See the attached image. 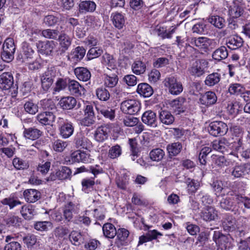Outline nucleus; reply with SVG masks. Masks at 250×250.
I'll list each match as a JSON object with an SVG mask.
<instances>
[{
	"label": "nucleus",
	"instance_id": "obj_1",
	"mask_svg": "<svg viewBox=\"0 0 250 250\" xmlns=\"http://www.w3.org/2000/svg\"><path fill=\"white\" fill-rule=\"evenodd\" d=\"M60 136L63 139L69 138L73 133L74 127L72 123L63 118H58L57 122Z\"/></svg>",
	"mask_w": 250,
	"mask_h": 250
},
{
	"label": "nucleus",
	"instance_id": "obj_2",
	"mask_svg": "<svg viewBox=\"0 0 250 250\" xmlns=\"http://www.w3.org/2000/svg\"><path fill=\"white\" fill-rule=\"evenodd\" d=\"M243 149V141L241 137H237L231 142H229L228 150V160H232L231 163L236 162L237 160H241L239 159L238 152Z\"/></svg>",
	"mask_w": 250,
	"mask_h": 250
},
{
	"label": "nucleus",
	"instance_id": "obj_3",
	"mask_svg": "<svg viewBox=\"0 0 250 250\" xmlns=\"http://www.w3.org/2000/svg\"><path fill=\"white\" fill-rule=\"evenodd\" d=\"M120 108L125 114L136 115L141 110V104L137 100L128 99L121 103Z\"/></svg>",
	"mask_w": 250,
	"mask_h": 250
},
{
	"label": "nucleus",
	"instance_id": "obj_4",
	"mask_svg": "<svg viewBox=\"0 0 250 250\" xmlns=\"http://www.w3.org/2000/svg\"><path fill=\"white\" fill-rule=\"evenodd\" d=\"M222 227L225 231L228 232L236 231L240 237L245 235V231L237 227L236 221L232 215L227 214L222 221Z\"/></svg>",
	"mask_w": 250,
	"mask_h": 250
},
{
	"label": "nucleus",
	"instance_id": "obj_5",
	"mask_svg": "<svg viewBox=\"0 0 250 250\" xmlns=\"http://www.w3.org/2000/svg\"><path fill=\"white\" fill-rule=\"evenodd\" d=\"M16 47L14 41L11 38L7 39L2 46V51L1 53V58L5 62H11L14 59V54Z\"/></svg>",
	"mask_w": 250,
	"mask_h": 250
},
{
	"label": "nucleus",
	"instance_id": "obj_6",
	"mask_svg": "<svg viewBox=\"0 0 250 250\" xmlns=\"http://www.w3.org/2000/svg\"><path fill=\"white\" fill-rule=\"evenodd\" d=\"M83 118L80 120L82 125L90 126L95 123L96 117L94 107L91 104L85 105L83 108Z\"/></svg>",
	"mask_w": 250,
	"mask_h": 250
},
{
	"label": "nucleus",
	"instance_id": "obj_7",
	"mask_svg": "<svg viewBox=\"0 0 250 250\" xmlns=\"http://www.w3.org/2000/svg\"><path fill=\"white\" fill-rule=\"evenodd\" d=\"M228 130L226 124L221 121L211 122L208 127V131L210 135L214 136H223Z\"/></svg>",
	"mask_w": 250,
	"mask_h": 250
},
{
	"label": "nucleus",
	"instance_id": "obj_8",
	"mask_svg": "<svg viewBox=\"0 0 250 250\" xmlns=\"http://www.w3.org/2000/svg\"><path fill=\"white\" fill-rule=\"evenodd\" d=\"M213 240L218 247L217 250H229V237L219 230L213 232Z\"/></svg>",
	"mask_w": 250,
	"mask_h": 250
},
{
	"label": "nucleus",
	"instance_id": "obj_9",
	"mask_svg": "<svg viewBox=\"0 0 250 250\" xmlns=\"http://www.w3.org/2000/svg\"><path fill=\"white\" fill-rule=\"evenodd\" d=\"M112 124H104L99 126L95 131L94 137L95 140L99 142H102L106 140L112 129Z\"/></svg>",
	"mask_w": 250,
	"mask_h": 250
},
{
	"label": "nucleus",
	"instance_id": "obj_10",
	"mask_svg": "<svg viewBox=\"0 0 250 250\" xmlns=\"http://www.w3.org/2000/svg\"><path fill=\"white\" fill-rule=\"evenodd\" d=\"M22 51L20 55L18 56L21 62L25 63H28V61L34 58L35 51L32 46L29 43L25 42L22 43Z\"/></svg>",
	"mask_w": 250,
	"mask_h": 250
},
{
	"label": "nucleus",
	"instance_id": "obj_11",
	"mask_svg": "<svg viewBox=\"0 0 250 250\" xmlns=\"http://www.w3.org/2000/svg\"><path fill=\"white\" fill-rule=\"evenodd\" d=\"M166 80V86L168 87L171 94L177 95L182 92L183 87L181 83L178 81L174 77H169Z\"/></svg>",
	"mask_w": 250,
	"mask_h": 250
},
{
	"label": "nucleus",
	"instance_id": "obj_12",
	"mask_svg": "<svg viewBox=\"0 0 250 250\" xmlns=\"http://www.w3.org/2000/svg\"><path fill=\"white\" fill-rule=\"evenodd\" d=\"M217 100V97L215 92L208 91L204 93L200 94L199 103L208 107L216 103Z\"/></svg>",
	"mask_w": 250,
	"mask_h": 250
},
{
	"label": "nucleus",
	"instance_id": "obj_13",
	"mask_svg": "<svg viewBox=\"0 0 250 250\" xmlns=\"http://www.w3.org/2000/svg\"><path fill=\"white\" fill-rule=\"evenodd\" d=\"M212 42V40L204 37L191 38L189 40V43L192 45H195L199 49H203L204 51H206L208 49Z\"/></svg>",
	"mask_w": 250,
	"mask_h": 250
},
{
	"label": "nucleus",
	"instance_id": "obj_14",
	"mask_svg": "<svg viewBox=\"0 0 250 250\" xmlns=\"http://www.w3.org/2000/svg\"><path fill=\"white\" fill-rule=\"evenodd\" d=\"M244 12V9L241 1L234 0L229 10L230 17L233 19H237L240 17Z\"/></svg>",
	"mask_w": 250,
	"mask_h": 250
},
{
	"label": "nucleus",
	"instance_id": "obj_15",
	"mask_svg": "<svg viewBox=\"0 0 250 250\" xmlns=\"http://www.w3.org/2000/svg\"><path fill=\"white\" fill-rule=\"evenodd\" d=\"M219 206L227 211H234L238 209V204L236 200V195L232 198H223L220 202Z\"/></svg>",
	"mask_w": 250,
	"mask_h": 250
},
{
	"label": "nucleus",
	"instance_id": "obj_16",
	"mask_svg": "<svg viewBox=\"0 0 250 250\" xmlns=\"http://www.w3.org/2000/svg\"><path fill=\"white\" fill-rule=\"evenodd\" d=\"M68 88L70 93L75 96L80 97L84 94V87L75 80L68 79Z\"/></svg>",
	"mask_w": 250,
	"mask_h": 250
},
{
	"label": "nucleus",
	"instance_id": "obj_17",
	"mask_svg": "<svg viewBox=\"0 0 250 250\" xmlns=\"http://www.w3.org/2000/svg\"><path fill=\"white\" fill-rule=\"evenodd\" d=\"M206 62L204 60L196 61L189 69L190 74L195 77H200L205 72Z\"/></svg>",
	"mask_w": 250,
	"mask_h": 250
},
{
	"label": "nucleus",
	"instance_id": "obj_18",
	"mask_svg": "<svg viewBox=\"0 0 250 250\" xmlns=\"http://www.w3.org/2000/svg\"><path fill=\"white\" fill-rule=\"evenodd\" d=\"M55 114L49 112H42L37 116L36 119L42 125H52L56 119Z\"/></svg>",
	"mask_w": 250,
	"mask_h": 250
},
{
	"label": "nucleus",
	"instance_id": "obj_19",
	"mask_svg": "<svg viewBox=\"0 0 250 250\" xmlns=\"http://www.w3.org/2000/svg\"><path fill=\"white\" fill-rule=\"evenodd\" d=\"M86 50L82 46H77L73 49L67 56V59L70 62L77 63L80 62L85 55Z\"/></svg>",
	"mask_w": 250,
	"mask_h": 250
},
{
	"label": "nucleus",
	"instance_id": "obj_20",
	"mask_svg": "<svg viewBox=\"0 0 250 250\" xmlns=\"http://www.w3.org/2000/svg\"><path fill=\"white\" fill-rule=\"evenodd\" d=\"M14 79L10 72H4L0 75V88L8 90L13 85Z\"/></svg>",
	"mask_w": 250,
	"mask_h": 250
},
{
	"label": "nucleus",
	"instance_id": "obj_21",
	"mask_svg": "<svg viewBox=\"0 0 250 250\" xmlns=\"http://www.w3.org/2000/svg\"><path fill=\"white\" fill-rule=\"evenodd\" d=\"M185 99L183 97H178V98L168 103L170 109L176 114H180L185 111V108L184 106V104L185 102Z\"/></svg>",
	"mask_w": 250,
	"mask_h": 250
},
{
	"label": "nucleus",
	"instance_id": "obj_22",
	"mask_svg": "<svg viewBox=\"0 0 250 250\" xmlns=\"http://www.w3.org/2000/svg\"><path fill=\"white\" fill-rule=\"evenodd\" d=\"M212 188L215 191V194L219 196L221 193L222 196L227 195L228 196H233L235 193L234 191L230 190L227 188L223 187V183L220 181H215L212 184Z\"/></svg>",
	"mask_w": 250,
	"mask_h": 250
},
{
	"label": "nucleus",
	"instance_id": "obj_23",
	"mask_svg": "<svg viewBox=\"0 0 250 250\" xmlns=\"http://www.w3.org/2000/svg\"><path fill=\"white\" fill-rule=\"evenodd\" d=\"M74 141L76 147L78 148L88 149L91 146L90 141L81 132L76 135Z\"/></svg>",
	"mask_w": 250,
	"mask_h": 250
},
{
	"label": "nucleus",
	"instance_id": "obj_24",
	"mask_svg": "<svg viewBox=\"0 0 250 250\" xmlns=\"http://www.w3.org/2000/svg\"><path fill=\"white\" fill-rule=\"evenodd\" d=\"M129 234V231L124 228L119 229L117 230V239L115 243L119 248L128 245V241L127 238Z\"/></svg>",
	"mask_w": 250,
	"mask_h": 250
},
{
	"label": "nucleus",
	"instance_id": "obj_25",
	"mask_svg": "<svg viewBox=\"0 0 250 250\" xmlns=\"http://www.w3.org/2000/svg\"><path fill=\"white\" fill-rule=\"evenodd\" d=\"M142 121L149 126L155 127L157 126L156 113L151 110L146 111L143 113Z\"/></svg>",
	"mask_w": 250,
	"mask_h": 250
},
{
	"label": "nucleus",
	"instance_id": "obj_26",
	"mask_svg": "<svg viewBox=\"0 0 250 250\" xmlns=\"http://www.w3.org/2000/svg\"><path fill=\"white\" fill-rule=\"evenodd\" d=\"M217 217V211L213 207L211 206H206L201 212V217L206 221L214 220Z\"/></svg>",
	"mask_w": 250,
	"mask_h": 250
},
{
	"label": "nucleus",
	"instance_id": "obj_27",
	"mask_svg": "<svg viewBox=\"0 0 250 250\" xmlns=\"http://www.w3.org/2000/svg\"><path fill=\"white\" fill-rule=\"evenodd\" d=\"M23 195L26 202L33 203L41 198V194L36 189H27L24 191Z\"/></svg>",
	"mask_w": 250,
	"mask_h": 250
},
{
	"label": "nucleus",
	"instance_id": "obj_28",
	"mask_svg": "<svg viewBox=\"0 0 250 250\" xmlns=\"http://www.w3.org/2000/svg\"><path fill=\"white\" fill-rule=\"evenodd\" d=\"M23 134L25 138L35 140L42 135V132L35 126H33L24 128Z\"/></svg>",
	"mask_w": 250,
	"mask_h": 250
},
{
	"label": "nucleus",
	"instance_id": "obj_29",
	"mask_svg": "<svg viewBox=\"0 0 250 250\" xmlns=\"http://www.w3.org/2000/svg\"><path fill=\"white\" fill-rule=\"evenodd\" d=\"M74 74L80 81L87 82L90 79L91 74L90 71L83 67H78L74 69Z\"/></svg>",
	"mask_w": 250,
	"mask_h": 250
},
{
	"label": "nucleus",
	"instance_id": "obj_30",
	"mask_svg": "<svg viewBox=\"0 0 250 250\" xmlns=\"http://www.w3.org/2000/svg\"><path fill=\"white\" fill-rule=\"evenodd\" d=\"M249 170L246 164L236 165L232 168L231 175L235 178H243L248 173Z\"/></svg>",
	"mask_w": 250,
	"mask_h": 250
},
{
	"label": "nucleus",
	"instance_id": "obj_31",
	"mask_svg": "<svg viewBox=\"0 0 250 250\" xmlns=\"http://www.w3.org/2000/svg\"><path fill=\"white\" fill-rule=\"evenodd\" d=\"M36 46L39 53L42 54L49 55L53 49V42H43L39 41L36 43Z\"/></svg>",
	"mask_w": 250,
	"mask_h": 250
},
{
	"label": "nucleus",
	"instance_id": "obj_32",
	"mask_svg": "<svg viewBox=\"0 0 250 250\" xmlns=\"http://www.w3.org/2000/svg\"><path fill=\"white\" fill-rule=\"evenodd\" d=\"M175 29L167 31L166 27L157 26L152 30V33L157 35L162 39H170L175 32Z\"/></svg>",
	"mask_w": 250,
	"mask_h": 250
},
{
	"label": "nucleus",
	"instance_id": "obj_33",
	"mask_svg": "<svg viewBox=\"0 0 250 250\" xmlns=\"http://www.w3.org/2000/svg\"><path fill=\"white\" fill-rule=\"evenodd\" d=\"M58 40L59 41L61 51L62 53L65 52L71 44V38L66 34L61 33Z\"/></svg>",
	"mask_w": 250,
	"mask_h": 250
},
{
	"label": "nucleus",
	"instance_id": "obj_34",
	"mask_svg": "<svg viewBox=\"0 0 250 250\" xmlns=\"http://www.w3.org/2000/svg\"><path fill=\"white\" fill-rule=\"evenodd\" d=\"M76 100L71 96L63 97L61 98L59 102L60 106L65 110H69L73 108L76 105Z\"/></svg>",
	"mask_w": 250,
	"mask_h": 250
},
{
	"label": "nucleus",
	"instance_id": "obj_35",
	"mask_svg": "<svg viewBox=\"0 0 250 250\" xmlns=\"http://www.w3.org/2000/svg\"><path fill=\"white\" fill-rule=\"evenodd\" d=\"M95 3L90 0L81 1L79 5V11L80 13L85 14L87 12H92L96 9Z\"/></svg>",
	"mask_w": 250,
	"mask_h": 250
},
{
	"label": "nucleus",
	"instance_id": "obj_36",
	"mask_svg": "<svg viewBox=\"0 0 250 250\" xmlns=\"http://www.w3.org/2000/svg\"><path fill=\"white\" fill-rule=\"evenodd\" d=\"M229 142L225 138H222L220 140H215L212 143V148L217 151L222 153L229 152Z\"/></svg>",
	"mask_w": 250,
	"mask_h": 250
},
{
	"label": "nucleus",
	"instance_id": "obj_37",
	"mask_svg": "<svg viewBox=\"0 0 250 250\" xmlns=\"http://www.w3.org/2000/svg\"><path fill=\"white\" fill-rule=\"evenodd\" d=\"M41 107L43 112H49L56 113L57 110L55 104L51 99H45L41 100L40 103Z\"/></svg>",
	"mask_w": 250,
	"mask_h": 250
},
{
	"label": "nucleus",
	"instance_id": "obj_38",
	"mask_svg": "<svg viewBox=\"0 0 250 250\" xmlns=\"http://www.w3.org/2000/svg\"><path fill=\"white\" fill-rule=\"evenodd\" d=\"M72 160L77 162L88 163L90 161V155L86 152L77 150L71 154Z\"/></svg>",
	"mask_w": 250,
	"mask_h": 250
},
{
	"label": "nucleus",
	"instance_id": "obj_39",
	"mask_svg": "<svg viewBox=\"0 0 250 250\" xmlns=\"http://www.w3.org/2000/svg\"><path fill=\"white\" fill-rule=\"evenodd\" d=\"M137 92L141 96L144 97H149L152 95L153 90L148 83H141L138 84Z\"/></svg>",
	"mask_w": 250,
	"mask_h": 250
},
{
	"label": "nucleus",
	"instance_id": "obj_40",
	"mask_svg": "<svg viewBox=\"0 0 250 250\" xmlns=\"http://www.w3.org/2000/svg\"><path fill=\"white\" fill-rule=\"evenodd\" d=\"M112 22L115 27L119 29H122L125 25V18L124 16L120 13H112L111 16Z\"/></svg>",
	"mask_w": 250,
	"mask_h": 250
},
{
	"label": "nucleus",
	"instance_id": "obj_41",
	"mask_svg": "<svg viewBox=\"0 0 250 250\" xmlns=\"http://www.w3.org/2000/svg\"><path fill=\"white\" fill-rule=\"evenodd\" d=\"M182 145L181 143L174 142L168 144L167 146V150L168 156L171 158L173 156H176L181 151Z\"/></svg>",
	"mask_w": 250,
	"mask_h": 250
},
{
	"label": "nucleus",
	"instance_id": "obj_42",
	"mask_svg": "<svg viewBox=\"0 0 250 250\" xmlns=\"http://www.w3.org/2000/svg\"><path fill=\"white\" fill-rule=\"evenodd\" d=\"M243 42V40L241 37L235 36L229 38L226 42V44L230 49L235 50L242 46Z\"/></svg>",
	"mask_w": 250,
	"mask_h": 250
},
{
	"label": "nucleus",
	"instance_id": "obj_43",
	"mask_svg": "<svg viewBox=\"0 0 250 250\" xmlns=\"http://www.w3.org/2000/svg\"><path fill=\"white\" fill-rule=\"evenodd\" d=\"M102 229L104 235L107 238L112 239L116 235L117 230L112 224L105 223Z\"/></svg>",
	"mask_w": 250,
	"mask_h": 250
},
{
	"label": "nucleus",
	"instance_id": "obj_44",
	"mask_svg": "<svg viewBox=\"0 0 250 250\" xmlns=\"http://www.w3.org/2000/svg\"><path fill=\"white\" fill-rule=\"evenodd\" d=\"M159 120L164 125H171L174 121V117L171 113L167 110H162L159 112Z\"/></svg>",
	"mask_w": 250,
	"mask_h": 250
},
{
	"label": "nucleus",
	"instance_id": "obj_45",
	"mask_svg": "<svg viewBox=\"0 0 250 250\" xmlns=\"http://www.w3.org/2000/svg\"><path fill=\"white\" fill-rule=\"evenodd\" d=\"M221 74L217 72H213L208 75L205 81V83L208 86H213L219 83L221 80Z\"/></svg>",
	"mask_w": 250,
	"mask_h": 250
},
{
	"label": "nucleus",
	"instance_id": "obj_46",
	"mask_svg": "<svg viewBox=\"0 0 250 250\" xmlns=\"http://www.w3.org/2000/svg\"><path fill=\"white\" fill-rule=\"evenodd\" d=\"M208 21L219 29L223 28L225 25V19L218 15H212L208 18Z\"/></svg>",
	"mask_w": 250,
	"mask_h": 250
},
{
	"label": "nucleus",
	"instance_id": "obj_47",
	"mask_svg": "<svg viewBox=\"0 0 250 250\" xmlns=\"http://www.w3.org/2000/svg\"><path fill=\"white\" fill-rule=\"evenodd\" d=\"M21 204V202L17 198L9 197L4 198L0 201V208L2 207V205H7L9 206L10 209H12L17 206L20 205Z\"/></svg>",
	"mask_w": 250,
	"mask_h": 250
},
{
	"label": "nucleus",
	"instance_id": "obj_48",
	"mask_svg": "<svg viewBox=\"0 0 250 250\" xmlns=\"http://www.w3.org/2000/svg\"><path fill=\"white\" fill-rule=\"evenodd\" d=\"M228 56V50L226 47L224 46H221L215 50L212 55V58L218 61L225 59Z\"/></svg>",
	"mask_w": 250,
	"mask_h": 250
},
{
	"label": "nucleus",
	"instance_id": "obj_49",
	"mask_svg": "<svg viewBox=\"0 0 250 250\" xmlns=\"http://www.w3.org/2000/svg\"><path fill=\"white\" fill-rule=\"evenodd\" d=\"M94 178H86L82 180V190L85 193H88L93 190L95 185Z\"/></svg>",
	"mask_w": 250,
	"mask_h": 250
},
{
	"label": "nucleus",
	"instance_id": "obj_50",
	"mask_svg": "<svg viewBox=\"0 0 250 250\" xmlns=\"http://www.w3.org/2000/svg\"><path fill=\"white\" fill-rule=\"evenodd\" d=\"M41 33L43 37L52 40H58L61 34L58 27H57L55 29H47L43 30Z\"/></svg>",
	"mask_w": 250,
	"mask_h": 250
},
{
	"label": "nucleus",
	"instance_id": "obj_51",
	"mask_svg": "<svg viewBox=\"0 0 250 250\" xmlns=\"http://www.w3.org/2000/svg\"><path fill=\"white\" fill-rule=\"evenodd\" d=\"M68 85V79L59 78L55 83V86L53 89V94H56L57 93L64 90Z\"/></svg>",
	"mask_w": 250,
	"mask_h": 250
},
{
	"label": "nucleus",
	"instance_id": "obj_52",
	"mask_svg": "<svg viewBox=\"0 0 250 250\" xmlns=\"http://www.w3.org/2000/svg\"><path fill=\"white\" fill-rule=\"evenodd\" d=\"M131 69L133 72L136 75L143 74L146 70V65L145 62L141 61H135L132 66Z\"/></svg>",
	"mask_w": 250,
	"mask_h": 250
},
{
	"label": "nucleus",
	"instance_id": "obj_53",
	"mask_svg": "<svg viewBox=\"0 0 250 250\" xmlns=\"http://www.w3.org/2000/svg\"><path fill=\"white\" fill-rule=\"evenodd\" d=\"M102 59V63L106 65L108 69H112L116 67V62L112 55L106 53L103 56Z\"/></svg>",
	"mask_w": 250,
	"mask_h": 250
},
{
	"label": "nucleus",
	"instance_id": "obj_54",
	"mask_svg": "<svg viewBox=\"0 0 250 250\" xmlns=\"http://www.w3.org/2000/svg\"><path fill=\"white\" fill-rule=\"evenodd\" d=\"M165 155V151L159 148L152 149L149 153L151 160L159 162L161 161Z\"/></svg>",
	"mask_w": 250,
	"mask_h": 250
},
{
	"label": "nucleus",
	"instance_id": "obj_55",
	"mask_svg": "<svg viewBox=\"0 0 250 250\" xmlns=\"http://www.w3.org/2000/svg\"><path fill=\"white\" fill-rule=\"evenodd\" d=\"M75 205L70 202L66 204L63 210V216L65 220L70 221L73 218V213L75 211Z\"/></svg>",
	"mask_w": 250,
	"mask_h": 250
},
{
	"label": "nucleus",
	"instance_id": "obj_56",
	"mask_svg": "<svg viewBox=\"0 0 250 250\" xmlns=\"http://www.w3.org/2000/svg\"><path fill=\"white\" fill-rule=\"evenodd\" d=\"M34 227L38 231H47L53 228V224L50 221H38L34 224Z\"/></svg>",
	"mask_w": 250,
	"mask_h": 250
},
{
	"label": "nucleus",
	"instance_id": "obj_57",
	"mask_svg": "<svg viewBox=\"0 0 250 250\" xmlns=\"http://www.w3.org/2000/svg\"><path fill=\"white\" fill-rule=\"evenodd\" d=\"M96 95L98 99L104 102L108 101L110 97L109 91L103 87L98 88L96 90Z\"/></svg>",
	"mask_w": 250,
	"mask_h": 250
},
{
	"label": "nucleus",
	"instance_id": "obj_58",
	"mask_svg": "<svg viewBox=\"0 0 250 250\" xmlns=\"http://www.w3.org/2000/svg\"><path fill=\"white\" fill-rule=\"evenodd\" d=\"M99 113H101L104 117L111 121L114 120L115 117V111L111 108H97Z\"/></svg>",
	"mask_w": 250,
	"mask_h": 250
},
{
	"label": "nucleus",
	"instance_id": "obj_59",
	"mask_svg": "<svg viewBox=\"0 0 250 250\" xmlns=\"http://www.w3.org/2000/svg\"><path fill=\"white\" fill-rule=\"evenodd\" d=\"M228 90L231 95H239L244 91L245 88L240 83H231L229 85Z\"/></svg>",
	"mask_w": 250,
	"mask_h": 250
},
{
	"label": "nucleus",
	"instance_id": "obj_60",
	"mask_svg": "<svg viewBox=\"0 0 250 250\" xmlns=\"http://www.w3.org/2000/svg\"><path fill=\"white\" fill-rule=\"evenodd\" d=\"M242 108V105L236 101L229 102L227 106L228 111L231 114H237Z\"/></svg>",
	"mask_w": 250,
	"mask_h": 250
},
{
	"label": "nucleus",
	"instance_id": "obj_61",
	"mask_svg": "<svg viewBox=\"0 0 250 250\" xmlns=\"http://www.w3.org/2000/svg\"><path fill=\"white\" fill-rule=\"evenodd\" d=\"M128 141L131 152V159L134 161L139 155V149L137 147L136 139L135 138L129 139Z\"/></svg>",
	"mask_w": 250,
	"mask_h": 250
},
{
	"label": "nucleus",
	"instance_id": "obj_62",
	"mask_svg": "<svg viewBox=\"0 0 250 250\" xmlns=\"http://www.w3.org/2000/svg\"><path fill=\"white\" fill-rule=\"evenodd\" d=\"M69 238L72 243L76 246L80 245L83 240L81 233L76 231H72L69 234Z\"/></svg>",
	"mask_w": 250,
	"mask_h": 250
},
{
	"label": "nucleus",
	"instance_id": "obj_63",
	"mask_svg": "<svg viewBox=\"0 0 250 250\" xmlns=\"http://www.w3.org/2000/svg\"><path fill=\"white\" fill-rule=\"evenodd\" d=\"M118 82V77L117 75L110 76L106 75L104 80V85L108 88L115 87Z\"/></svg>",
	"mask_w": 250,
	"mask_h": 250
},
{
	"label": "nucleus",
	"instance_id": "obj_64",
	"mask_svg": "<svg viewBox=\"0 0 250 250\" xmlns=\"http://www.w3.org/2000/svg\"><path fill=\"white\" fill-rule=\"evenodd\" d=\"M129 176L124 174L116 178V182L118 187L122 189H125L128 184Z\"/></svg>",
	"mask_w": 250,
	"mask_h": 250
}]
</instances>
